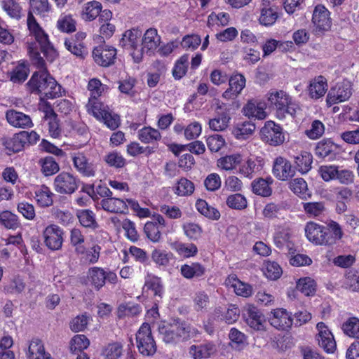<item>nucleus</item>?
Segmentation results:
<instances>
[{"mask_svg": "<svg viewBox=\"0 0 359 359\" xmlns=\"http://www.w3.org/2000/svg\"><path fill=\"white\" fill-rule=\"evenodd\" d=\"M324 226L313 222H308L305 226V234L307 239L315 245H320L323 235Z\"/></svg>", "mask_w": 359, "mask_h": 359, "instance_id": "nucleus-30", "label": "nucleus"}, {"mask_svg": "<svg viewBox=\"0 0 359 359\" xmlns=\"http://www.w3.org/2000/svg\"><path fill=\"white\" fill-rule=\"evenodd\" d=\"M262 140L271 146L281 145L285 140L282 127L274 121H268L260 130Z\"/></svg>", "mask_w": 359, "mask_h": 359, "instance_id": "nucleus-8", "label": "nucleus"}, {"mask_svg": "<svg viewBox=\"0 0 359 359\" xmlns=\"http://www.w3.org/2000/svg\"><path fill=\"white\" fill-rule=\"evenodd\" d=\"M102 10V5L100 2L93 1L86 4L84 11L82 13V17L86 20H93L100 13Z\"/></svg>", "mask_w": 359, "mask_h": 359, "instance_id": "nucleus-51", "label": "nucleus"}, {"mask_svg": "<svg viewBox=\"0 0 359 359\" xmlns=\"http://www.w3.org/2000/svg\"><path fill=\"white\" fill-rule=\"evenodd\" d=\"M0 225L7 229L15 230L21 226V223L18 215L9 210H4L0 212Z\"/></svg>", "mask_w": 359, "mask_h": 359, "instance_id": "nucleus-39", "label": "nucleus"}, {"mask_svg": "<svg viewBox=\"0 0 359 359\" xmlns=\"http://www.w3.org/2000/svg\"><path fill=\"white\" fill-rule=\"evenodd\" d=\"M297 289L306 296L313 295L316 290V283L309 277L300 278L297 283Z\"/></svg>", "mask_w": 359, "mask_h": 359, "instance_id": "nucleus-50", "label": "nucleus"}, {"mask_svg": "<svg viewBox=\"0 0 359 359\" xmlns=\"http://www.w3.org/2000/svg\"><path fill=\"white\" fill-rule=\"evenodd\" d=\"M172 256V252L157 248L154 249L151 254L152 261L159 266H167Z\"/></svg>", "mask_w": 359, "mask_h": 359, "instance_id": "nucleus-46", "label": "nucleus"}, {"mask_svg": "<svg viewBox=\"0 0 359 359\" xmlns=\"http://www.w3.org/2000/svg\"><path fill=\"white\" fill-rule=\"evenodd\" d=\"M57 27L61 32H74L76 30V22L71 15L61 16L57 20Z\"/></svg>", "mask_w": 359, "mask_h": 359, "instance_id": "nucleus-60", "label": "nucleus"}, {"mask_svg": "<svg viewBox=\"0 0 359 359\" xmlns=\"http://www.w3.org/2000/svg\"><path fill=\"white\" fill-rule=\"evenodd\" d=\"M226 205L232 209L243 210L247 207V200L241 194H234L228 196Z\"/></svg>", "mask_w": 359, "mask_h": 359, "instance_id": "nucleus-59", "label": "nucleus"}, {"mask_svg": "<svg viewBox=\"0 0 359 359\" xmlns=\"http://www.w3.org/2000/svg\"><path fill=\"white\" fill-rule=\"evenodd\" d=\"M80 180L68 172H62L54 179L55 191L60 194L71 195L79 187Z\"/></svg>", "mask_w": 359, "mask_h": 359, "instance_id": "nucleus-6", "label": "nucleus"}, {"mask_svg": "<svg viewBox=\"0 0 359 359\" xmlns=\"http://www.w3.org/2000/svg\"><path fill=\"white\" fill-rule=\"evenodd\" d=\"M342 330L348 337L359 339V319L355 317L349 318L343 323Z\"/></svg>", "mask_w": 359, "mask_h": 359, "instance_id": "nucleus-53", "label": "nucleus"}, {"mask_svg": "<svg viewBox=\"0 0 359 359\" xmlns=\"http://www.w3.org/2000/svg\"><path fill=\"white\" fill-rule=\"evenodd\" d=\"M313 156L310 152L304 151L294 156L295 170L302 174L307 173L311 169Z\"/></svg>", "mask_w": 359, "mask_h": 359, "instance_id": "nucleus-36", "label": "nucleus"}, {"mask_svg": "<svg viewBox=\"0 0 359 359\" xmlns=\"http://www.w3.org/2000/svg\"><path fill=\"white\" fill-rule=\"evenodd\" d=\"M25 144V139L20 132L15 134L12 137L3 139V145L8 151V154L22 151Z\"/></svg>", "mask_w": 359, "mask_h": 359, "instance_id": "nucleus-33", "label": "nucleus"}, {"mask_svg": "<svg viewBox=\"0 0 359 359\" xmlns=\"http://www.w3.org/2000/svg\"><path fill=\"white\" fill-rule=\"evenodd\" d=\"M266 103L257 100H249L243 108V114L249 118L263 120L266 118Z\"/></svg>", "mask_w": 359, "mask_h": 359, "instance_id": "nucleus-22", "label": "nucleus"}, {"mask_svg": "<svg viewBox=\"0 0 359 359\" xmlns=\"http://www.w3.org/2000/svg\"><path fill=\"white\" fill-rule=\"evenodd\" d=\"M144 287L151 291L155 297V302H158L161 299L164 292V287L162 280L159 277H150L145 281Z\"/></svg>", "mask_w": 359, "mask_h": 359, "instance_id": "nucleus-38", "label": "nucleus"}, {"mask_svg": "<svg viewBox=\"0 0 359 359\" xmlns=\"http://www.w3.org/2000/svg\"><path fill=\"white\" fill-rule=\"evenodd\" d=\"M243 318L252 329L256 331L264 330V316L255 306L252 304L246 305L243 310Z\"/></svg>", "mask_w": 359, "mask_h": 359, "instance_id": "nucleus-15", "label": "nucleus"}, {"mask_svg": "<svg viewBox=\"0 0 359 359\" xmlns=\"http://www.w3.org/2000/svg\"><path fill=\"white\" fill-rule=\"evenodd\" d=\"M216 352V346L212 342H206L200 345H192L189 348V354L194 359L208 358Z\"/></svg>", "mask_w": 359, "mask_h": 359, "instance_id": "nucleus-27", "label": "nucleus"}, {"mask_svg": "<svg viewBox=\"0 0 359 359\" xmlns=\"http://www.w3.org/2000/svg\"><path fill=\"white\" fill-rule=\"evenodd\" d=\"M104 161L109 166L116 168H123L126 165V159L117 151H112L107 154L104 156Z\"/></svg>", "mask_w": 359, "mask_h": 359, "instance_id": "nucleus-64", "label": "nucleus"}, {"mask_svg": "<svg viewBox=\"0 0 359 359\" xmlns=\"http://www.w3.org/2000/svg\"><path fill=\"white\" fill-rule=\"evenodd\" d=\"M194 191V183L186 178H181L177 184L175 193L178 196H189Z\"/></svg>", "mask_w": 359, "mask_h": 359, "instance_id": "nucleus-61", "label": "nucleus"}, {"mask_svg": "<svg viewBox=\"0 0 359 359\" xmlns=\"http://www.w3.org/2000/svg\"><path fill=\"white\" fill-rule=\"evenodd\" d=\"M318 334L316 339L318 346L327 353H333L337 349V344L334 336L328 327L323 323L320 322L316 325Z\"/></svg>", "mask_w": 359, "mask_h": 359, "instance_id": "nucleus-12", "label": "nucleus"}, {"mask_svg": "<svg viewBox=\"0 0 359 359\" xmlns=\"http://www.w3.org/2000/svg\"><path fill=\"white\" fill-rule=\"evenodd\" d=\"M71 158L74 168L82 176L90 177L95 175V165L83 152H73L71 154Z\"/></svg>", "mask_w": 359, "mask_h": 359, "instance_id": "nucleus-11", "label": "nucleus"}, {"mask_svg": "<svg viewBox=\"0 0 359 359\" xmlns=\"http://www.w3.org/2000/svg\"><path fill=\"white\" fill-rule=\"evenodd\" d=\"M231 118L227 111L217 113V116L209 121V127L215 131L224 130L229 126Z\"/></svg>", "mask_w": 359, "mask_h": 359, "instance_id": "nucleus-40", "label": "nucleus"}, {"mask_svg": "<svg viewBox=\"0 0 359 359\" xmlns=\"http://www.w3.org/2000/svg\"><path fill=\"white\" fill-rule=\"evenodd\" d=\"M135 337L140 353L144 356H152L156 353L157 346L149 324L144 323L137 332Z\"/></svg>", "mask_w": 359, "mask_h": 359, "instance_id": "nucleus-4", "label": "nucleus"}, {"mask_svg": "<svg viewBox=\"0 0 359 359\" xmlns=\"http://www.w3.org/2000/svg\"><path fill=\"white\" fill-rule=\"evenodd\" d=\"M290 189L300 198H306L310 194L308 193L306 182L303 178H295L290 182Z\"/></svg>", "mask_w": 359, "mask_h": 359, "instance_id": "nucleus-48", "label": "nucleus"}, {"mask_svg": "<svg viewBox=\"0 0 359 359\" xmlns=\"http://www.w3.org/2000/svg\"><path fill=\"white\" fill-rule=\"evenodd\" d=\"M76 216L81 225L87 229L95 230L99 227L96 221L95 213L88 209L80 210L77 211Z\"/></svg>", "mask_w": 359, "mask_h": 359, "instance_id": "nucleus-37", "label": "nucleus"}, {"mask_svg": "<svg viewBox=\"0 0 359 359\" xmlns=\"http://www.w3.org/2000/svg\"><path fill=\"white\" fill-rule=\"evenodd\" d=\"M85 237L79 229L74 228L70 231V243L74 248L76 254H84Z\"/></svg>", "mask_w": 359, "mask_h": 359, "instance_id": "nucleus-44", "label": "nucleus"}, {"mask_svg": "<svg viewBox=\"0 0 359 359\" xmlns=\"http://www.w3.org/2000/svg\"><path fill=\"white\" fill-rule=\"evenodd\" d=\"M344 285L346 288L354 292L359 291V272L351 269L348 270L345 275Z\"/></svg>", "mask_w": 359, "mask_h": 359, "instance_id": "nucleus-55", "label": "nucleus"}, {"mask_svg": "<svg viewBox=\"0 0 359 359\" xmlns=\"http://www.w3.org/2000/svg\"><path fill=\"white\" fill-rule=\"evenodd\" d=\"M90 345L89 339L83 334L75 335L70 341L71 352L83 351Z\"/></svg>", "mask_w": 359, "mask_h": 359, "instance_id": "nucleus-58", "label": "nucleus"}, {"mask_svg": "<svg viewBox=\"0 0 359 359\" xmlns=\"http://www.w3.org/2000/svg\"><path fill=\"white\" fill-rule=\"evenodd\" d=\"M205 267L199 262H192L191 264H183L180 267L182 276L187 279L199 278L205 275Z\"/></svg>", "mask_w": 359, "mask_h": 359, "instance_id": "nucleus-28", "label": "nucleus"}, {"mask_svg": "<svg viewBox=\"0 0 359 359\" xmlns=\"http://www.w3.org/2000/svg\"><path fill=\"white\" fill-rule=\"evenodd\" d=\"M272 173L278 180L285 181L294 176L295 168L289 160L278 156L273 161Z\"/></svg>", "mask_w": 359, "mask_h": 359, "instance_id": "nucleus-16", "label": "nucleus"}, {"mask_svg": "<svg viewBox=\"0 0 359 359\" xmlns=\"http://www.w3.org/2000/svg\"><path fill=\"white\" fill-rule=\"evenodd\" d=\"M330 11L322 4L315 6L311 22L313 25V32L316 34H320L328 31L332 25Z\"/></svg>", "mask_w": 359, "mask_h": 359, "instance_id": "nucleus-9", "label": "nucleus"}, {"mask_svg": "<svg viewBox=\"0 0 359 359\" xmlns=\"http://www.w3.org/2000/svg\"><path fill=\"white\" fill-rule=\"evenodd\" d=\"M291 41L281 42L275 39H269L262 46L264 57L272 53L277 48L281 50H286L292 46Z\"/></svg>", "mask_w": 359, "mask_h": 359, "instance_id": "nucleus-49", "label": "nucleus"}, {"mask_svg": "<svg viewBox=\"0 0 359 359\" xmlns=\"http://www.w3.org/2000/svg\"><path fill=\"white\" fill-rule=\"evenodd\" d=\"M158 332L164 342L176 344L190 338L191 327L177 318L170 323L159 326Z\"/></svg>", "mask_w": 359, "mask_h": 359, "instance_id": "nucleus-2", "label": "nucleus"}, {"mask_svg": "<svg viewBox=\"0 0 359 359\" xmlns=\"http://www.w3.org/2000/svg\"><path fill=\"white\" fill-rule=\"evenodd\" d=\"M34 194V198L40 207L46 208L53 205L54 194L48 187L42 185L38 187L35 190Z\"/></svg>", "mask_w": 359, "mask_h": 359, "instance_id": "nucleus-31", "label": "nucleus"}, {"mask_svg": "<svg viewBox=\"0 0 359 359\" xmlns=\"http://www.w3.org/2000/svg\"><path fill=\"white\" fill-rule=\"evenodd\" d=\"M116 50L114 47L100 46L93 50L95 62L102 67H109L114 62Z\"/></svg>", "mask_w": 359, "mask_h": 359, "instance_id": "nucleus-18", "label": "nucleus"}, {"mask_svg": "<svg viewBox=\"0 0 359 359\" xmlns=\"http://www.w3.org/2000/svg\"><path fill=\"white\" fill-rule=\"evenodd\" d=\"M353 93L351 83L348 80H343L331 88L327 95V103L332 105L337 103L346 101Z\"/></svg>", "mask_w": 359, "mask_h": 359, "instance_id": "nucleus-10", "label": "nucleus"}, {"mask_svg": "<svg viewBox=\"0 0 359 359\" xmlns=\"http://www.w3.org/2000/svg\"><path fill=\"white\" fill-rule=\"evenodd\" d=\"M178 255L183 258H190L196 256L198 253V248L194 243H185L175 241L170 245Z\"/></svg>", "mask_w": 359, "mask_h": 359, "instance_id": "nucleus-35", "label": "nucleus"}, {"mask_svg": "<svg viewBox=\"0 0 359 359\" xmlns=\"http://www.w3.org/2000/svg\"><path fill=\"white\" fill-rule=\"evenodd\" d=\"M225 285L228 287L233 288L237 295L248 297L252 294V286L241 281L235 274H231L226 278Z\"/></svg>", "mask_w": 359, "mask_h": 359, "instance_id": "nucleus-23", "label": "nucleus"}, {"mask_svg": "<svg viewBox=\"0 0 359 359\" xmlns=\"http://www.w3.org/2000/svg\"><path fill=\"white\" fill-rule=\"evenodd\" d=\"M273 180L271 178L266 180L258 178L253 180L251 183L252 191L254 194L263 197L270 196L272 194V189L270 184Z\"/></svg>", "mask_w": 359, "mask_h": 359, "instance_id": "nucleus-34", "label": "nucleus"}, {"mask_svg": "<svg viewBox=\"0 0 359 359\" xmlns=\"http://www.w3.org/2000/svg\"><path fill=\"white\" fill-rule=\"evenodd\" d=\"M193 307L196 312L205 313L208 311L210 305L209 294L203 290L197 291L193 297Z\"/></svg>", "mask_w": 359, "mask_h": 359, "instance_id": "nucleus-32", "label": "nucleus"}, {"mask_svg": "<svg viewBox=\"0 0 359 359\" xmlns=\"http://www.w3.org/2000/svg\"><path fill=\"white\" fill-rule=\"evenodd\" d=\"M278 18V13L273 8H262L259 17V22L264 26H271L275 23Z\"/></svg>", "mask_w": 359, "mask_h": 359, "instance_id": "nucleus-62", "label": "nucleus"}, {"mask_svg": "<svg viewBox=\"0 0 359 359\" xmlns=\"http://www.w3.org/2000/svg\"><path fill=\"white\" fill-rule=\"evenodd\" d=\"M189 64V55L185 54L180 57L175 64L172 76L175 79H182L187 73Z\"/></svg>", "mask_w": 359, "mask_h": 359, "instance_id": "nucleus-54", "label": "nucleus"}, {"mask_svg": "<svg viewBox=\"0 0 359 359\" xmlns=\"http://www.w3.org/2000/svg\"><path fill=\"white\" fill-rule=\"evenodd\" d=\"M41 170L45 176H50L60 170V166L52 156H46L39 160Z\"/></svg>", "mask_w": 359, "mask_h": 359, "instance_id": "nucleus-42", "label": "nucleus"}, {"mask_svg": "<svg viewBox=\"0 0 359 359\" xmlns=\"http://www.w3.org/2000/svg\"><path fill=\"white\" fill-rule=\"evenodd\" d=\"M27 27L35 42L27 43V51L32 65L39 71L35 72L27 83L31 93L46 99H54L61 95V86L50 74L39 49L48 61L52 62L57 57V50L50 42L48 34L39 26L32 14L27 18Z\"/></svg>", "mask_w": 359, "mask_h": 359, "instance_id": "nucleus-1", "label": "nucleus"}, {"mask_svg": "<svg viewBox=\"0 0 359 359\" xmlns=\"http://www.w3.org/2000/svg\"><path fill=\"white\" fill-rule=\"evenodd\" d=\"M327 90V79L322 75L316 76L309 81L307 88L311 98L317 100L323 97Z\"/></svg>", "mask_w": 359, "mask_h": 359, "instance_id": "nucleus-24", "label": "nucleus"}, {"mask_svg": "<svg viewBox=\"0 0 359 359\" xmlns=\"http://www.w3.org/2000/svg\"><path fill=\"white\" fill-rule=\"evenodd\" d=\"M302 204L304 212L309 217H318L325 210L323 202H307Z\"/></svg>", "mask_w": 359, "mask_h": 359, "instance_id": "nucleus-52", "label": "nucleus"}, {"mask_svg": "<svg viewBox=\"0 0 359 359\" xmlns=\"http://www.w3.org/2000/svg\"><path fill=\"white\" fill-rule=\"evenodd\" d=\"M255 130V125L249 121L238 123L232 129V134L238 140H245Z\"/></svg>", "mask_w": 359, "mask_h": 359, "instance_id": "nucleus-41", "label": "nucleus"}, {"mask_svg": "<svg viewBox=\"0 0 359 359\" xmlns=\"http://www.w3.org/2000/svg\"><path fill=\"white\" fill-rule=\"evenodd\" d=\"M64 231L56 224L47 226L43 232L44 243L51 250H58L63 243Z\"/></svg>", "mask_w": 359, "mask_h": 359, "instance_id": "nucleus-14", "label": "nucleus"}, {"mask_svg": "<svg viewBox=\"0 0 359 359\" xmlns=\"http://www.w3.org/2000/svg\"><path fill=\"white\" fill-rule=\"evenodd\" d=\"M144 232L153 243H158L161 239V233L156 223L147 222L144 226Z\"/></svg>", "mask_w": 359, "mask_h": 359, "instance_id": "nucleus-57", "label": "nucleus"}, {"mask_svg": "<svg viewBox=\"0 0 359 359\" xmlns=\"http://www.w3.org/2000/svg\"><path fill=\"white\" fill-rule=\"evenodd\" d=\"M241 163L240 154L227 155L217 160V166L224 170H231Z\"/></svg>", "mask_w": 359, "mask_h": 359, "instance_id": "nucleus-45", "label": "nucleus"}, {"mask_svg": "<svg viewBox=\"0 0 359 359\" xmlns=\"http://www.w3.org/2000/svg\"><path fill=\"white\" fill-rule=\"evenodd\" d=\"M270 324L280 330H286L292 326L293 320L291 315L284 309H277L272 312L269 318Z\"/></svg>", "mask_w": 359, "mask_h": 359, "instance_id": "nucleus-20", "label": "nucleus"}, {"mask_svg": "<svg viewBox=\"0 0 359 359\" xmlns=\"http://www.w3.org/2000/svg\"><path fill=\"white\" fill-rule=\"evenodd\" d=\"M315 155L320 159L332 161L340 154V147L330 139L318 142L315 147Z\"/></svg>", "mask_w": 359, "mask_h": 359, "instance_id": "nucleus-13", "label": "nucleus"}, {"mask_svg": "<svg viewBox=\"0 0 359 359\" xmlns=\"http://www.w3.org/2000/svg\"><path fill=\"white\" fill-rule=\"evenodd\" d=\"M87 278L90 285L97 291L101 290L106 283L111 285H116L118 283V276L115 272L109 269L97 266L88 269Z\"/></svg>", "mask_w": 359, "mask_h": 359, "instance_id": "nucleus-5", "label": "nucleus"}, {"mask_svg": "<svg viewBox=\"0 0 359 359\" xmlns=\"http://www.w3.org/2000/svg\"><path fill=\"white\" fill-rule=\"evenodd\" d=\"M268 100L276 109V116L279 119L285 118L287 114L294 117L300 110L299 104L283 90L269 93Z\"/></svg>", "mask_w": 359, "mask_h": 359, "instance_id": "nucleus-3", "label": "nucleus"}, {"mask_svg": "<svg viewBox=\"0 0 359 359\" xmlns=\"http://www.w3.org/2000/svg\"><path fill=\"white\" fill-rule=\"evenodd\" d=\"M229 80V88H227L222 94V97L226 100L234 99L245 86V78L241 74H236L232 75Z\"/></svg>", "mask_w": 359, "mask_h": 359, "instance_id": "nucleus-21", "label": "nucleus"}, {"mask_svg": "<svg viewBox=\"0 0 359 359\" xmlns=\"http://www.w3.org/2000/svg\"><path fill=\"white\" fill-rule=\"evenodd\" d=\"M6 118L9 124L16 128H25L33 126L29 116L14 109L8 110L6 113Z\"/></svg>", "mask_w": 359, "mask_h": 359, "instance_id": "nucleus-25", "label": "nucleus"}, {"mask_svg": "<svg viewBox=\"0 0 359 359\" xmlns=\"http://www.w3.org/2000/svg\"><path fill=\"white\" fill-rule=\"evenodd\" d=\"M318 172L325 182L335 180L337 177V166L334 165H321Z\"/></svg>", "mask_w": 359, "mask_h": 359, "instance_id": "nucleus-63", "label": "nucleus"}, {"mask_svg": "<svg viewBox=\"0 0 359 359\" xmlns=\"http://www.w3.org/2000/svg\"><path fill=\"white\" fill-rule=\"evenodd\" d=\"M47 353L41 339H33L31 341L28 348V359H45Z\"/></svg>", "mask_w": 359, "mask_h": 359, "instance_id": "nucleus-43", "label": "nucleus"}, {"mask_svg": "<svg viewBox=\"0 0 359 359\" xmlns=\"http://www.w3.org/2000/svg\"><path fill=\"white\" fill-rule=\"evenodd\" d=\"M137 137L143 144H157L161 140V134L158 129L144 126L137 131Z\"/></svg>", "mask_w": 359, "mask_h": 359, "instance_id": "nucleus-29", "label": "nucleus"}, {"mask_svg": "<svg viewBox=\"0 0 359 359\" xmlns=\"http://www.w3.org/2000/svg\"><path fill=\"white\" fill-rule=\"evenodd\" d=\"M141 36L142 32L138 29L127 30L123 34L119 45L123 48L131 51V53L133 51L137 52L139 50L137 49L138 42Z\"/></svg>", "mask_w": 359, "mask_h": 359, "instance_id": "nucleus-26", "label": "nucleus"}, {"mask_svg": "<svg viewBox=\"0 0 359 359\" xmlns=\"http://www.w3.org/2000/svg\"><path fill=\"white\" fill-rule=\"evenodd\" d=\"M66 48L77 57L84 58L88 54L87 48L81 43H77L73 39H67L65 41Z\"/></svg>", "mask_w": 359, "mask_h": 359, "instance_id": "nucleus-56", "label": "nucleus"}, {"mask_svg": "<svg viewBox=\"0 0 359 359\" xmlns=\"http://www.w3.org/2000/svg\"><path fill=\"white\" fill-rule=\"evenodd\" d=\"M86 108L88 114H92L99 120H101L104 113L107 111L104 104L99 102L97 98H89Z\"/></svg>", "mask_w": 359, "mask_h": 359, "instance_id": "nucleus-47", "label": "nucleus"}, {"mask_svg": "<svg viewBox=\"0 0 359 359\" xmlns=\"http://www.w3.org/2000/svg\"><path fill=\"white\" fill-rule=\"evenodd\" d=\"M161 43V36L158 35L157 29L155 28L148 29L142 38V47L137 52L133 51L130 53L135 62L139 63L143 56V53L146 51L147 53L155 50Z\"/></svg>", "mask_w": 359, "mask_h": 359, "instance_id": "nucleus-7", "label": "nucleus"}, {"mask_svg": "<svg viewBox=\"0 0 359 359\" xmlns=\"http://www.w3.org/2000/svg\"><path fill=\"white\" fill-rule=\"evenodd\" d=\"M264 165V161L261 157H250L240 163L238 173L252 179L259 173Z\"/></svg>", "mask_w": 359, "mask_h": 359, "instance_id": "nucleus-17", "label": "nucleus"}, {"mask_svg": "<svg viewBox=\"0 0 359 359\" xmlns=\"http://www.w3.org/2000/svg\"><path fill=\"white\" fill-rule=\"evenodd\" d=\"M97 208H101L111 213L126 214L128 212L126 202L123 199L113 196L103 198L100 202H97Z\"/></svg>", "mask_w": 359, "mask_h": 359, "instance_id": "nucleus-19", "label": "nucleus"}]
</instances>
